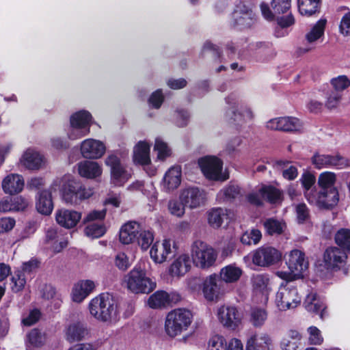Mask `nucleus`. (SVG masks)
I'll use <instances>...</instances> for the list:
<instances>
[{
	"label": "nucleus",
	"instance_id": "obj_59",
	"mask_svg": "<svg viewBox=\"0 0 350 350\" xmlns=\"http://www.w3.org/2000/svg\"><path fill=\"white\" fill-rule=\"evenodd\" d=\"M114 263L122 271H126L131 265L129 257L124 252H118L116 255Z\"/></svg>",
	"mask_w": 350,
	"mask_h": 350
},
{
	"label": "nucleus",
	"instance_id": "obj_61",
	"mask_svg": "<svg viewBox=\"0 0 350 350\" xmlns=\"http://www.w3.org/2000/svg\"><path fill=\"white\" fill-rule=\"evenodd\" d=\"M309 334L308 340L311 345H321L323 341V338L321 335V331L314 326H310L308 329Z\"/></svg>",
	"mask_w": 350,
	"mask_h": 350
},
{
	"label": "nucleus",
	"instance_id": "obj_36",
	"mask_svg": "<svg viewBox=\"0 0 350 350\" xmlns=\"http://www.w3.org/2000/svg\"><path fill=\"white\" fill-rule=\"evenodd\" d=\"M306 309L310 312H319L320 318L323 320L327 316L326 306L323 301L314 293L308 294L304 301Z\"/></svg>",
	"mask_w": 350,
	"mask_h": 350
},
{
	"label": "nucleus",
	"instance_id": "obj_37",
	"mask_svg": "<svg viewBox=\"0 0 350 350\" xmlns=\"http://www.w3.org/2000/svg\"><path fill=\"white\" fill-rule=\"evenodd\" d=\"M301 339L302 336L298 331L291 329L282 337L280 347L282 350H298Z\"/></svg>",
	"mask_w": 350,
	"mask_h": 350
},
{
	"label": "nucleus",
	"instance_id": "obj_3",
	"mask_svg": "<svg viewBox=\"0 0 350 350\" xmlns=\"http://www.w3.org/2000/svg\"><path fill=\"white\" fill-rule=\"evenodd\" d=\"M193 314L189 310L178 308L170 311L165 321V331L171 338L180 335L190 326Z\"/></svg>",
	"mask_w": 350,
	"mask_h": 350
},
{
	"label": "nucleus",
	"instance_id": "obj_54",
	"mask_svg": "<svg viewBox=\"0 0 350 350\" xmlns=\"http://www.w3.org/2000/svg\"><path fill=\"white\" fill-rule=\"evenodd\" d=\"M154 150L157 152V159L164 161L171 155V149L167 144L160 138H157Z\"/></svg>",
	"mask_w": 350,
	"mask_h": 350
},
{
	"label": "nucleus",
	"instance_id": "obj_27",
	"mask_svg": "<svg viewBox=\"0 0 350 350\" xmlns=\"http://www.w3.org/2000/svg\"><path fill=\"white\" fill-rule=\"evenodd\" d=\"M142 228L138 222L134 221L125 223L121 226L119 231L120 241L124 245L135 243Z\"/></svg>",
	"mask_w": 350,
	"mask_h": 350
},
{
	"label": "nucleus",
	"instance_id": "obj_32",
	"mask_svg": "<svg viewBox=\"0 0 350 350\" xmlns=\"http://www.w3.org/2000/svg\"><path fill=\"white\" fill-rule=\"evenodd\" d=\"M237 341L239 346L241 347V350H243V346L241 341L237 338H232L229 342L221 335L215 334L212 336L207 344V350H231L234 349L232 343Z\"/></svg>",
	"mask_w": 350,
	"mask_h": 350
},
{
	"label": "nucleus",
	"instance_id": "obj_29",
	"mask_svg": "<svg viewBox=\"0 0 350 350\" xmlns=\"http://www.w3.org/2000/svg\"><path fill=\"white\" fill-rule=\"evenodd\" d=\"M226 103L238 108L237 111L232 110L231 111L232 117L234 122L238 123L250 121L254 118V113L251 108L242 103H239L235 98L228 97L226 98Z\"/></svg>",
	"mask_w": 350,
	"mask_h": 350
},
{
	"label": "nucleus",
	"instance_id": "obj_57",
	"mask_svg": "<svg viewBox=\"0 0 350 350\" xmlns=\"http://www.w3.org/2000/svg\"><path fill=\"white\" fill-rule=\"evenodd\" d=\"M300 181L303 187L304 188V195L306 198V193L308 191H315L316 189H311L316 181L315 176L309 172H305L301 175Z\"/></svg>",
	"mask_w": 350,
	"mask_h": 350
},
{
	"label": "nucleus",
	"instance_id": "obj_23",
	"mask_svg": "<svg viewBox=\"0 0 350 350\" xmlns=\"http://www.w3.org/2000/svg\"><path fill=\"white\" fill-rule=\"evenodd\" d=\"M286 265L290 271L302 277L303 273L308 269V262L306 260L305 254L295 249L289 252Z\"/></svg>",
	"mask_w": 350,
	"mask_h": 350
},
{
	"label": "nucleus",
	"instance_id": "obj_18",
	"mask_svg": "<svg viewBox=\"0 0 350 350\" xmlns=\"http://www.w3.org/2000/svg\"><path fill=\"white\" fill-rule=\"evenodd\" d=\"M254 21L252 11L242 3L236 5L232 14L231 24L241 28L250 27Z\"/></svg>",
	"mask_w": 350,
	"mask_h": 350
},
{
	"label": "nucleus",
	"instance_id": "obj_56",
	"mask_svg": "<svg viewBox=\"0 0 350 350\" xmlns=\"http://www.w3.org/2000/svg\"><path fill=\"white\" fill-rule=\"evenodd\" d=\"M333 90L341 93L350 86V80L346 75H340L330 81Z\"/></svg>",
	"mask_w": 350,
	"mask_h": 350
},
{
	"label": "nucleus",
	"instance_id": "obj_43",
	"mask_svg": "<svg viewBox=\"0 0 350 350\" xmlns=\"http://www.w3.org/2000/svg\"><path fill=\"white\" fill-rule=\"evenodd\" d=\"M228 210L222 208H214L208 212V222L214 228H219L224 220L227 218Z\"/></svg>",
	"mask_w": 350,
	"mask_h": 350
},
{
	"label": "nucleus",
	"instance_id": "obj_52",
	"mask_svg": "<svg viewBox=\"0 0 350 350\" xmlns=\"http://www.w3.org/2000/svg\"><path fill=\"white\" fill-rule=\"evenodd\" d=\"M262 238V233L258 229H252L250 231H246L241 237V242L244 245H256Z\"/></svg>",
	"mask_w": 350,
	"mask_h": 350
},
{
	"label": "nucleus",
	"instance_id": "obj_42",
	"mask_svg": "<svg viewBox=\"0 0 350 350\" xmlns=\"http://www.w3.org/2000/svg\"><path fill=\"white\" fill-rule=\"evenodd\" d=\"M243 196L241 188L234 184L227 185L221 189L217 193V198L221 201L230 202L233 200L240 199Z\"/></svg>",
	"mask_w": 350,
	"mask_h": 350
},
{
	"label": "nucleus",
	"instance_id": "obj_1",
	"mask_svg": "<svg viewBox=\"0 0 350 350\" xmlns=\"http://www.w3.org/2000/svg\"><path fill=\"white\" fill-rule=\"evenodd\" d=\"M88 308L91 317L107 325L116 324L120 319V310L113 295L103 293L92 298Z\"/></svg>",
	"mask_w": 350,
	"mask_h": 350
},
{
	"label": "nucleus",
	"instance_id": "obj_35",
	"mask_svg": "<svg viewBox=\"0 0 350 350\" xmlns=\"http://www.w3.org/2000/svg\"><path fill=\"white\" fill-rule=\"evenodd\" d=\"M78 172L83 178L93 179L102 174L101 166L95 161H83L77 164Z\"/></svg>",
	"mask_w": 350,
	"mask_h": 350
},
{
	"label": "nucleus",
	"instance_id": "obj_44",
	"mask_svg": "<svg viewBox=\"0 0 350 350\" xmlns=\"http://www.w3.org/2000/svg\"><path fill=\"white\" fill-rule=\"evenodd\" d=\"M263 226L266 232L269 235H280L286 228V224L275 218H268L263 222Z\"/></svg>",
	"mask_w": 350,
	"mask_h": 350
},
{
	"label": "nucleus",
	"instance_id": "obj_24",
	"mask_svg": "<svg viewBox=\"0 0 350 350\" xmlns=\"http://www.w3.org/2000/svg\"><path fill=\"white\" fill-rule=\"evenodd\" d=\"M191 258L189 254L183 253L175 256L169 267V274L173 278L184 276L191 269Z\"/></svg>",
	"mask_w": 350,
	"mask_h": 350
},
{
	"label": "nucleus",
	"instance_id": "obj_12",
	"mask_svg": "<svg viewBox=\"0 0 350 350\" xmlns=\"http://www.w3.org/2000/svg\"><path fill=\"white\" fill-rule=\"evenodd\" d=\"M312 163L317 169L336 167L342 169L350 166V161L340 154L315 153L311 158Z\"/></svg>",
	"mask_w": 350,
	"mask_h": 350
},
{
	"label": "nucleus",
	"instance_id": "obj_10",
	"mask_svg": "<svg viewBox=\"0 0 350 350\" xmlns=\"http://www.w3.org/2000/svg\"><path fill=\"white\" fill-rule=\"evenodd\" d=\"M308 202L321 208H331L339 201L338 189H319L306 193Z\"/></svg>",
	"mask_w": 350,
	"mask_h": 350
},
{
	"label": "nucleus",
	"instance_id": "obj_17",
	"mask_svg": "<svg viewBox=\"0 0 350 350\" xmlns=\"http://www.w3.org/2000/svg\"><path fill=\"white\" fill-rule=\"evenodd\" d=\"M217 317L219 322L226 327L234 329L241 321L237 309L234 306H222L218 308Z\"/></svg>",
	"mask_w": 350,
	"mask_h": 350
},
{
	"label": "nucleus",
	"instance_id": "obj_2",
	"mask_svg": "<svg viewBox=\"0 0 350 350\" xmlns=\"http://www.w3.org/2000/svg\"><path fill=\"white\" fill-rule=\"evenodd\" d=\"M56 187H61L63 200L71 205L79 204L83 200L90 198L94 193L92 188L77 184L70 176L56 179L52 188L56 190Z\"/></svg>",
	"mask_w": 350,
	"mask_h": 350
},
{
	"label": "nucleus",
	"instance_id": "obj_51",
	"mask_svg": "<svg viewBox=\"0 0 350 350\" xmlns=\"http://www.w3.org/2000/svg\"><path fill=\"white\" fill-rule=\"evenodd\" d=\"M106 232L105 226L100 223H91L87 225L84 230L85 234L92 239H97Z\"/></svg>",
	"mask_w": 350,
	"mask_h": 350
},
{
	"label": "nucleus",
	"instance_id": "obj_11",
	"mask_svg": "<svg viewBox=\"0 0 350 350\" xmlns=\"http://www.w3.org/2000/svg\"><path fill=\"white\" fill-rule=\"evenodd\" d=\"M198 165L204 176L213 180H225L228 177L221 173L223 163L213 156H206L198 159Z\"/></svg>",
	"mask_w": 350,
	"mask_h": 350
},
{
	"label": "nucleus",
	"instance_id": "obj_22",
	"mask_svg": "<svg viewBox=\"0 0 350 350\" xmlns=\"http://www.w3.org/2000/svg\"><path fill=\"white\" fill-rule=\"evenodd\" d=\"M204 297L210 301H217L224 293L221 284L217 283L215 274L208 276L202 283Z\"/></svg>",
	"mask_w": 350,
	"mask_h": 350
},
{
	"label": "nucleus",
	"instance_id": "obj_39",
	"mask_svg": "<svg viewBox=\"0 0 350 350\" xmlns=\"http://www.w3.org/2000/svg\"><path fill=\"white\" fill-rule=\"evenodd\" d=\"M37 211L42 214L49 215L53 209L51 193L49 191L44 190L38 193L36 203Z\"/></svg>",
	"mask_w": 350,
	"mask_h": 350
},
{
	"label": "nucleus",
	"instance_id": "obj_45",
	"mask_svg": "<svg viewBox=\"0 0 350 350\" xmlns=\"http://www.w3.org/2000/svg\"><path fill=\"white\" fill-rule=\"evenodd\" d=\"M171 301L170 295L165 291H158L148 299V304L152 308H161L168 305Z\"/></svg>",
	"mask_w": 350,
	"mask_h": 350
},
{
	"label": "nucleus",
	"instance_id": "obj_13",
	"mask_svg": "<svg viewBox=\"0 0 350 350\" xmlns=\"http://www.w3.org/2000/svg\"><path fill=\"white\" fill-rule=\"evenodd\" d=\"M180 200L186 207L193 209L205 204L206 193L198 187H188L181 191Z\"/></svg>",
	"mask_w": 350,
	"mask_h": 350
},
{
	"label": "nucleus",
	"instance_id": "obj_20",
	"mask_svg": "<svg viewBox=\"0 0 350 350\" xmlns=\"http://www.w3.org/2000/svg\"><path fill=\"white\" fill-rule=\"evenodd\" d=\"M105 144L94 139L83 140L81 144V152L84 158L96 159L100 158L105 152Z\"/></svg>",
	"mask_w": 350,
	"mask_h": 350
},
{
	"label": "nucleus",
	"instance_id": "obj_41",
	"mask_svg": "<svg viewBox=\"0 0 350 350\" xmlns=\"http://www.w3.org/2000/svg\"><path fill=\"white\" fill-rule=\"evenodd\" d=\"M260 193L264 200L271 204H280L283 200L282 191L273 186H262L260 188Z\"/></svg>",
	"mask_w": 350,
	"mask_h": 350
},
{
	"label": "nucleus",
	"instance_id": "obj_14",
	"mask_svg": "<svg viewBox=\"0 0 350 350\" xmlns=\"http://www.w3.org/2000/svg\"><path fill=\"white\" fill-rule=\"evenodd\" d=\"M302 126V122L298 118L292 116L276 118L267 122L268 129L286 132L299 131Z\"/></svg>",
	"mask_w": 350,
	"mask_h": 350
},
{
	"label": "nucleus",
	"instance_id": "obj_15",
	"mask_svg": "<svg viewBox=\"0 0 350 350\" xmlns=\"http://www.w3.org/2000/svg\"><path fill=\"white\" fill-rule=\"evenodd\" d=\"M105 164L111 168V179L115 185H121L131 177L117 156L109 154L105 159Z\"/></svg>",
	"mask_w": 350,
	"mask_h": 350
},
{
	"label": "nucleus",
	"instance_id": "obj_31",
	"mask_svg": "<svg viewBox=\"0 0 350 350\" xmlns=\"http://www.w3.org/2000/svg\"><path fill=\"white\" fill-rule=\"evenodd\" d=\"M181 168L176 165L171 167L165 174L162 182L166 191H173L177 189L181 183Z\"/></svg>",
	"mask_w": 350,
	"mask_h": 350
},
{
	"label": "nucleus",
	"instance_id": "obj_62",
	"mask_svg": "<svg viewBox=\"0 0 350 350\" xmlns=\"http://www.w3.org/2000/svg\"><path fill=\"white\" fill-rule=\"evenodd\" d=\"M341 98L342 94L333 90L327 94L325 105L329 109L335 108L338 105Z\"/></svg>",
	"mask_w": 350,
	"mask_h": 350
},
{
	"label": "nucleus",
	"instance_id": "obj_16",
	"mask_svg": "<svg viewBox=\"0 0 350 350\" xmlns=\"http://www.w3.org/2000/svg\"><path fill=\"white\" fill-rule=\"evenodd\" d=\"M326 23L325 19L319 20L305 34L304 39L306 42V46L299 48L301 53H308L315 49L316 43L324 36Z\"/></svg>",
	"mask_w": 350,
	"mask_h": 350
},
{
	"label": "nucleus",
	"instance_id": "obj_33",
	"mask_svg": "<svg viewBox=\"0 0 350 350\" xmlns=\"http://www.w3.org/2000/svg\"><path fill=\"white\" fill-rule=\"evenodd\" d=\"M24 184V179L21 175L11 174L2 180V189L5 193L15 194L23 190Z\"/></svg>",
	"mask_w": 350,
	"mask_h": 350
},
{
	"label": "nucleus",
	"instance_id": "obj_21",
	"mask_svg": "<svg viewBox=\"0 0 350 350\" xmlns=\"http://www.w3.org/2000/svg\"><path fill=\"white\" fill-rule=\"evenodd\" d=\"M347 258L346 253L337 247L327 248L323 255V262L329 269H340L345 265Z\"/></svg>",
	"mask_w": 350,
	"mask_h": 350
},
{
	"label": "nucleus",
	"instance_id": "obj_47",
	"mask_svg": "<svg viewBox=\"0 0 350 350\" xmlns=\"http://www.w3.org/2000/svg\"><path fill=\"white\" fill-rule=\"evenodd\" d=\"M320 0H298L299 12L301 15L310 16L317 12Z\"/></svg>",
	"mask_w": 350,
	"mask_h": 350
},
{
	"label": "nucleus",
	"instance_id": "obj_28",
	"mask_svg": "<svg viewBox=\"0 0 350 350\" xmlns=\"http://www.w3.org/2000/svg\"><path fill=\"white\" fill-rule=\"evenodd\" d=\"M88 334L86 325L79 321L69 324L64 329L65 338L70 343L83 340Z\"/></svg>",
	"mask_w": 350,
	"mask_h": 350
},
{
	"label": "nucleus",
	"instance_id": "obj_60",
	"mask_svg": "<svg viewBox=\"0 0 350 350\" xmlns=\"http://www.w3.org/2000/svg\"><path fill=\"white\" fill-rule=\"evenodd\" d=\"M185 206L181 201L171 200L168 203V210L170 213L178 217H180L185 214Z\"/></svg>",
	"mask_w": 350,
	"mask_h": 350
},
{
	"label": "nucleus",
	"instance_id": "obj_26",
	"mask_svg": "<svg viewBox=\"0 0 350 350\" xmlns=\"http://www.w3.org/2000/svg\"><path fill=\"white\" fill-rule=\"evenodd\" d=\"M95 288V283L90 280H83L76 282L72 288L71 299L74 302H82Z\"/></svg>",
	"mask_w": 350,
	"mask_h": 350
},
{
	"label": "nucleus",
	"instance_id": "obj_25",
	"mask_svg": "<svg viewBox=\"0 0 350 350\" xmlns=\"http://www.w3.org/2000/svg\"><path fill=\"white\" fill-rule=\"evenodd\" d=\"M81 213L75 210L62 208L55 213L57 223L61 226L70 229L75 227L81 219Z\"/></svg>",
	"mask_w": 350,
	"mask_h": 350
},
{
	"label": "nucleus",
	"instance_id": "obj_5",
	"mask_svg": "<svg viewBox=\"0 0 350 350\" xmlns=\"http://www.w3.org/2000/svg\"><path fill=\"white\" fill-rule=\"evenodd\" d=\"M217 257L216 251L202 241L196 240L191 245V260L198 268L206 269L212 267Z\"/></svg>",
	"mask_w": 350,
	"mask_h": 350
},
{
	"label": "nucleus",
	"instance_id": "obj_19",
	"mask_svg": "<svg viewBox=\"0 0 350 350\" xmlns=\"http://www.w3.org/2000/svg\"><path fill=\"white\" fill-rule=\"evenodd\" d=\"M272 338L265 332H256L247 340L245 350H273Z\"/></svg>",
	"mask_w": 350,
	"mask_h": 350
},
{
	"label": "nucleus",
	"instance_id": "obj_7",
	"mask_svg": "<svg viewBox=\"0 0 350 350\" xmlns=\"http://www.w3.org/2000/svg\"><path fill=\"white\" fill-rule=\"evenodd\" d=\"M281 258L279 251L272 247H260L243 257V261L248 266L252 262L259 267H269L276 263Z\"/></svg>",
	"mask_w": 350,
	"mask_h": 350
},
{
	"label": "nucleus",
	"instance_id": "obj_4",
	"mask_svg": "<svg viewBox=\"0 0 350 350\" xmlns=\"http://www.w3.org/2000/svg\"><path fill=\"white\" fill-rule=\"evenodd\" d=\"M124 282L127 288L135 294L149 293L156 288V283L137 265L125 275Z\"/></svg>",
	"mask_w": 350,
	"mask_h": 350
},
{
	"label": "nucleus",
	"instance_id": "obj_38",
	"mask_svg": "<svg viewBox=\"0 0 350 350\" xmlns=\"http://www.w3.org/2000/svg\"><path fill=\"white\" fill-rule=\"evenodd\" d=\"M21 164L29 170H38L44 164L43 157L38 152L28 149L23 154Z\"/></svg>",
	"mask_w": 350,
	"mask_h": 350
},
{
	"label": "nucleus",
	"instance_id": "obj_58",
	"mask_svg": "<svg viewBox=\"0 0 350 350\" xmlns=\"http://www.w3.org/2000/svg\"><path fill=\"white\" fill-rule=\"evenodd\" d=\"M271 8L275 14H283L291 8V0H272Z\"/></svg>",
	"mask_w": 350,
	"mask_h": 350
},
{
	"label": "nucleus",
	"instance_id": "obj_46",
	"mask_svg": "<svg viewBox=\"0 0 350 350\" xmlns=\"http://www.w3.org/2000/svg\"><path fill=\"white\" fill-rule=\"evenodd\" d=\"M336 175L332 172H324L319 174L318 178V186L319 189H337L335 187Z\"/></svg>",
	"mask_w": 350,
	"mask_h": 350
},
{
	"label": "nucleus",
	"instance_id": "obj_9",
	"mask_svg": "<svg viewBox=\"0 0 350 350\" xmlns=\"http://www.w3.org/2000/svg\"><path fill=\"white\" fill-rule=\"evenodd\" d=\"M178 250L176 241L170 239H164L156 241L150 248L151 259L157 264H162L174 257Z\"/></svg>",
	"mask_w": 350,
	"mask_h": 350
},
{
	"label": "nucleus",
	"instance_id": "obj_63",
	"mask_svg": "<svg viewBox=\"0 0 350 350\" xmlns=\"http://www.w3.org/2000/svg\"><path fill=\"white\" fill-rule=\"evenodd\" d=\"M106 215L105 210L92 211L90 212L83 219V223L86 224L89 222L96 220H101L105 218Z\"/></svg>",
	"mask_w": 350,
	"mask_h": 350
},
{
	"label": "nucleus",
	"instance_id": "obj_53",
	"mask_svg": "<svg viewBox=\"0 0 350 350\" xmlns=\"http://www.w3.org/2000/svg\"><path fill=\"white\" fill-rule=\"evenodd\" d=\"M335 241L340 247L350 251V230H339L335 234Z\"/></svg>",
	"mask_w": 350,
	"mask_h": 350
},
{
	"label": "nucleus",
	"instance_id": "obj_50",
	"mask_svg": "<svg viewBox=\"0 0 350 350\" xmlns=\"http://www.w3.org/2000/svg\"><path fill=\"white\" fill-rule=\"evenodd\" d=\"M154 240V235L152 232L142 228L135 242L140 246L142 250H147Z\"/></svg>",
	"mask_w": 350,
	"mask_h": 350
},
{
	"label": "nucleus",
	"instance_id": "obj_64",
	"mask_svg": "<svg viewBox=\"0 0 350 350\" xmlns=\"http://www.w3.org/2000/svg\"><path fill=\"white\" fill-rule=\"evenodd\" d=\"M340 31L344 36H350V12L345 14L340 24Z\"/></svg>",
	"mask_w": 350,
	"mask_h": 350
},
{
	"label": "nucleus",
	"instance_id": "obj_55",
	"mask_svg": "<svg viewBox=\"0 0 350 350\" xmlns=\"http://www.w3.org/2000/svg\"><path fill=\"white\" fill-rule=\"evenodd\" d=\"M26 284V279L24 273L18 271L14 273V275L11 278V288L13 292L18 293L21 291Z\"/></svg>",
	"mask_w": 350,
	"mask_h": 350
},
{
	"label": "nucleus",
	"instance_id": "obj_49",
	"mask_svg": "<svg viewBox=\"0 0 350 350\" xmlns=\"http://www.w3.org/2000/svg\"><path fill=\"white\" fill-rule=\"evenodd\" d=\"M267 319V312L265 309L254 308L252 309L250 321L256 327H262Z\"/></svg>",
	"mask_w": 350,
	"mask_h": 350
},
{
	"label": "nucleus",
	"instance_id": "obj_34",
	"mask_svg": "<svg viewBox=\"0 0 350 350\" xmlns=\"http://www.w3.org/2000/svg\"><path fill=\"white\" fill-rule=\"evenodd\" d=\"M150 145L144 141L139 142L133 148V161L142 166L151 163L150 157Z\"/></svg>",
	"mask_w": 350,
	"mask_h": 350
},
{
	"label": "nucleus",
	"instance_id": "obj_40",
	"mask_svg": "<svg viewBox=\"0 0 350 350\" xmlns=\"http://www.w3.org/2000/svg\"><path fill=\"white\" fill-rule=\"evenodd\" d=\"M242 269L235 265H228L219 271L220 280L226 283L237 282L242 275Z\"/></svg>",
	"mask_w": 350,
	"mask_h": 350
},
{
	"label": "nucleus",
	"instance_id": "obj_6",
	"mask_svg": "<svg viewBox=\"0 0 350 350\" xmlns=\"http://www.w3.org/2000/svg\"><path fill=\"white\" fill-rule=\"evenodd\" d=\"M275 303L281 311L295 308L301 303L296 287L288 282H282L276 293Z\"/></svg>",
	"mask_w": 350,
	"mask_h": 350
},
{
	"label": "nucleus",
	"instance_id": "obj_8",
	"mask_svg": "<svg viewBox=\"0 0 350 350\" xmlns=\"http://www.w3.org/2000/svg\"><path fill=\"white\" fill-rule=\"evenodd\" d=\"M91 120L92 116L87 111H80L72 114L70 118L68 138L75 140L88 135L90 133Z\"/></svg>",
	"mask_w": 350,
	"mask_h": 350
},
{
	"label": "nucleus",
	"instance_id": "obj_30",
	"mask_svg": "<svg viewBox=\"0 0 350 350\" xmlns=\"http://www.w3.org/2000/svg\"><path fill=\"white\" fill-rule=\"evenodd\" d=\"M252 284L254 293L261 295V301L267 302L272 291L269 277L263 274H257L252 278Z\"/></svg>",
	"mask_w": 350,
	"mask_h": 350
},
{
	"label": "nucleus",
	"instance_id": "obj_48",
	"mask_svg": "<svg viewBox=\"0 0 350 350\" xmlns=\"http://www.w3.org/2000/svg\"><path fill=\"white\" fill-rule=\"evenodd\" d=\"M28 343L27 350H34L33 348L40 347L45 341V336L36 329H32L27 335Z\"/></svg>",
	"mask_w": 350,
	"mask_h": 350
}]
</instances>
